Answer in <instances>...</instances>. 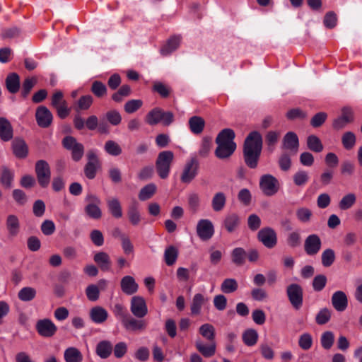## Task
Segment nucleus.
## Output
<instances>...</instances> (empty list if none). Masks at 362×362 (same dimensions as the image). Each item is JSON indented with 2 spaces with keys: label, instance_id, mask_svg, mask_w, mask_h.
I'll use <instances>...</instances> for the list:
<instances>
[{
  "label": "nucleus",
  "instance_id": "8fccbe9b",
  "mask_svg": "<svg viewBox=\"0 0 362 362\" xmlns=\"http://www.w3.org/2000/svg\"><path fill=\"white\" fill-rule=\"evenodd\" d=\"M280 137V133L275 131H269L265 136V141L268 146V150L272 152L274 150L275 145Z\"/></svg>",
  "mask_w": 362,
  "mask_h": 362
},
{
  "label": "nucleus",
  "instance_id": "0e129e2a",
  "mask_svg": "<svg viewBox=\"0 0 362 362\" xmlns=\"http://www.w3.org/2000/svg\"><path fill=\"white\" fill-rule=\"evenodd\" d=\"M293 182L296 186L300 187L305 185L308 180V173L305 170H298L296 172L293 177Z\"/></svg>",
  "mask_w": 362,
  "mask_h": 362
},
{
  "label": "nucleus",
  "instance_id": "ddd939ff",
  "mask_svg": "<svg viewBox=\"0 0 362 362\" xmlns=\"http://www.w3.org/2000/svg\"><path fill=\"white\" fill-rule=\"evenodd\" d=\"M322 241L317 234H310L304 241V251L308 256H315L320 250Z\"/></svg>",
  "mask_w": 362,
  "mask_h": 362
},
{
  "label": "nucleus",
  "instance_id": "0eeeda50",
  "mask_svg": "<svg viewBox=\"0 0 362 362\" xmlns=\"http://www.w3.org/2000/svg\"><path fill=\"white\" fill-rule=\"evenodd\" d=\"M286 293L292 306L299 310L303 305V291L297 284H291L286 288Z\"/></svg>",
  "mask_w": 362,
  "mask_h": 362
},
{
  "label": "nucleus",
  "instance_id": "a18cd8bd",
  "mask_svg": "<svg viewBox=\"0 0 362 362\" xmlns=\"http://www.w3.org/2000/svg\"><path fill=\"white\" fill-rule=\"evenodd\" d=\"M199 334L209 340V341H215V328L211 324L206 323L202 325L199 329Z\"/></svg>",
  "mask_w": 362,
  "mask_h": 362
},
{
  "label": "nucleus",
  "instance_id": "e2e57ef3",
  "mask_svg": "<svg viewBox=\"0 0 362 362\" xmlns=\"http://www.w3.org/2000/svg\"><path fill=\"white\" fill-rule=\"evenodd\" d=\"M296 217L302 223H308L310 221L313 212L306 207H300L296 210Z\"/></svg>",
  "mask_w": 362,
  "mask_h": 362
},
{
  "label": "nucleus",
  "instance_id": "4c0bfd02",
  "mask_svg": "<svg viewBox=\"0 0 362 362\" xmlns=\"http://www.w3.org/2000/svg\"><path fill=\"white\" fill-rule=\"evenodd\" d=\"M180 37L178 36L171 37L167 42L166 45L161 48L160 53L163 55H167L175 51L180 45Z\"/></svg>",
  "mask_w": 362,
  "mask_h": 362
},
{
  "label": "nucleus",
  "instance_id": "c756f323",
  "mask_svg": "<svg viewBox=\"0 0 362 362\" xmlns=\"http://www.w3.org/2000/svg\"><path fill=\"white\" fill-rule=\"evenodd\" d=\"M93 259L98 264L101 270L108 271L110 269L111 261L107 253L99 252L94 255Z\"/></svg>",
  "mask_w": 362,
  "mask_h": 362
},
{
  "label": "nucleus",
  "instance_id": "864d4df0",
  "mask_svg": "<svg viewBox=\"0 0 362 362\" xmlns=\"http://www.w3.org/2000/svg\"><path fill=\"white\" fill-rule=\"evenodd\" d=\"M86 215L93 219H100L102 217V211L99 205L87 204L84 208Z\"/></svg>",
  "mask_w": 362,
  "mask_h": 362
},
{
  "label": "nucleus",
  "instance_id": "f8f14e48",
  "mask_svg": "<svg viewBox=\"0 0 362 362\" xmlns=\"http://www.w3.org/2000/svg\"><path fill=\"white\" fill-rule=\"evenodd\" d=\"M299 148V139L293 132H287L283 139L281 149L290 153L291 155H296Z\"/></svg>",
  "mask_w": 362,
  "mask_h": 362
},
{
  "label": "nucleus",
  "instance_id": "a211bd4d",
  "mask_svg": "<svg viewBox=\"0 0 362 362\" xmlns=\"http://www.w3.org/2000/svg\"><path fill=\"white\" fill-rule=\"evenodd\" d=\"M5 226L8 239H13L18 236L21 230V223L16 215H8L6 218Z\"/></svg>",
  "mask_w": 362,
  "mask_h": 362
},
{
  "label": "nucleus",
  "instance_id": "c03bdc74",
  "mask_svg": "<svg viewBox=\"0 0 362 362\" xmlns=\"http://www.w3.org/2000/svg\"><path fill=\"white\" fill-rule=\"evenodd\" d=\"M36 293L37 291L35 288L27 286L21 288L19 291L18 297L22 301L28 302L33 300L36 296Z\"/></svg>",
  "mask_w": 362,
  "mask_h": 362
},
{
  "label": "nucleus",
  "instance_id": "f704fd0d",
  "mask_svg": "<svg viewBox=\"0 0 362 362\" xmlns=\"http://www.w3.org/2000/svg\"><path fill=\"white\" fill-rule=\"evenodd\" d=\"M163 112V110L159 107L153 108L146 115V123L149 125L153 126L161 122Z\"/></svg>",
  "mask_w": 362,
  "mask_h": 362
},
{
  "label": "nucleus",
  "instance_id": "20e7f679",
  "mask_svg": "<svg viewBox=\"0 0 362 362\" xmlns=\"http://www.w3.org/2000/svg\"><path fill=\"white\" fill-rule=\"evenodd\" d=\"M35 171L39 185L42 188H46L51 179V170L48 163L45 160H37L35 163Z\"/></svg>",
  "mask_w": 362,
  "mask_h": 362
},
{
  "label": "nucleus",
  "instance_id": "13d9d810",
  "mask_svg": "<svg viewBox=\"0 0 362 362\" xmlns=\"http://www.w3.org/2000/svg\"><path fill=\"white\" fill-rule=\"evenodd\" d=\"M290 153L283 152L279 158V165L283 171H288L291 167V158Z\"/></svg>",
  "mask_w": 362,
  "mask_h": 362
},
{
  "label": "nucleus",
  "instance_id": "9b49d317",
  "mask_svg": "<svg viewBox=\"0 0 362 362\" xmlns=\"http://www.w3.org/2000/svg\"><path fill=\"white\" fill-rule=\"evenodd\" d=\"M122 325L127 332H142L146 329L148 323L145 320L142 318L136 319L129 314L123 320Z\"/></svg>",
  "mask_w": 362,
  "mask_h": 362
},
{
  "label": "nucleus",
  "instance_id": "423d86ee",
  "mask_svg": "<svg viewBox=\"0 0 362 362\" xmlns=\"http://www.w3.org/2000/svg\"><path fill=\"white\" fill-rule=\"evenodd\" d=\"M63 146L67 150L71 151V158L74 161H79L84 153V146L78 143L76 139L71 136H67L62 141Z\"/></svg>",
  "mask_w": 362,
  "mask_h": 362
},
{
  "label": "nucleus",
  "instance_id": "338daca9",
  "mask_svg": "<svg viewBox=\"0 0 362 362\" xmlns=\"http://www.w3.org/2000/svg\"><path fill=\"white\" fill-rule=\"evenodd\" d=\"M21 30L18 27H11L2 30L1 37L3 40H11L19 36Z\"/></svg>",
  "mask_w": 362,
  "mask_h": 362
},
{
  "label": "nucleus",
  "instance_id": "58836bf2",
  "mask_svg": "<svg viewBox=\"0 0 362 362\" xmlns=\"http://www.w3.org/2000/svg\"><path fill=\"white\" fill-rule=\"evenodd\" d=\"M178 257V250L173 245L168 247L164 252V259L168 266L173 265Z\"/></svg>",
  "mask_w": 362,
  "mask_h": 362
},
{
  "label": "nucleus",
  "instance_id": "412c9836",
  "mask_svg": "<svg viewBox=\"0 0 362 362\" xmlns=\"http://www.w3.org/2000/svg\"><path fill=\"white\" fill-rule=\"evenodd\" d=\"M13 153L20 159L25 158L28 155V147L24 139L16 137L11 143Z\"/></svg>",
  "mask_w": 362,
  "mask_h": 362
},
{
  "label": "nucleus",
  "instance_id": "6e6552de",
  "mask_svg": "<svg viewBox=\"0 0 362 362\" xmlns=\"http://www.w3.org/2000/svg\"><path fill=\"white\" fill-rule=\"evenodd\" d=\"M257 239L262 245L272 249L277 244V235L276 231L271 227H264L257 233Z\"/></svg>",
  "mask_w": 362,
  "mask_h": 362
},
{
  "label": "nucleus",
  "instance_id": "5701e85b",
  "mask_svg": "<svg viewBox=\"0 0 362 362\" xmlns=\"http://www.w3.org/2000/svg\"><path fill=\"white\" fill-rule=\"evenodd\" d=\"M13 136V129L11 122L6 117H0V139L8 141Z\"/></svg>",
  "mask_w": 362,
  "mask_h": 362
},
{
  "label": "nucleus",
  "instance_id": "39448f33",
  "mask_svg": "<svg viewBox=\"0 0 362 362\" xmlns=\"http://www.w3.org/2000/svg\"><path fill=\"white\" fill-rule=\"evenodd\" d=\"M259 187L264 195L270 197L279 191V183L275 177L266 174L260 177Z\"/></svg>",
  "mask_w": 362,
  "mask_h": 362
},
{
  "label": "nucleus",
  "instance_id": "a19ab883",
  "mask_svg": "<svg viewBox=\"0 0 362 362\" xmlns=\"http://www.w3.org/2000/svg\"><path fill=\"white\" fill-rule=\"evenodd\" d=\"M307 146L309 150L315 153H320L323 150V145L320 139L313 134L308 136Z\"/></svg>",
  "mask_w": 362,
  "mask_h": 362
},
{
  "label": "nucleus",
  "instance_id": "4d7b16f0",
  "mask_svg": "<svg viewBox=\"0 0 362 362\" xmlns=\"http://www.w3.org/2000/svg\"><path fill=\"white\" fill-rule=\"evenodd\" d=\"M286 243L291 248L299 247L301 244V236L298 231H292L288 234Z\"/></svg>",
  "mask_w": 362,
  "mask_h": 362
},
{
  "label": "nucleus",
  "instance_id": "37998d69",
  "mask_svg": "<svg viewBox=\"0 0 362 362\" xmlns=\"http://www.w3.org/2000/svg\"><path fill=\"white\" fill-rule=\"evenodd\" d=\"M127 216L133 226H137L141 221L140 213L138 210L137 202H134L128 209Z\"/></svg>",
  "mask_w": 362,
  "mask_h": 362
},
{
  "label": "nucleus",
  "instance_id": "6ab92c4d",
  "mask_svg": "<svg viewBox=\"0 0 362 362\" xmlns=\"http://www.w3.org/2000/svg\"><path fill=\"white\" fill-rule=\"evenodd\" d=\"M240 222L239 215L232 212L226 215L222 222V226L228 233H233L239 228Z\"/></svg>",
  "mask_w": 362,
  "mask_h": 362
},
{
  "label": "nucleus",
  "instance_id": "1a4fd4ad",
  "mask_svg": "<svg viewBox=\"0 0 362 362\" xmlns=\"http://www.w3.org/2000/svg\"><path fill=\"white\" fill-rule=\"evenodd\" d=\"M199 169V163L195 158L188 160L183 168L180 176V180L185 184L190 183L197 176Z\"/></svg>",
  "mask_w": 362,
  "mask_h": 362
},
{
  "label": "nucleus",
  "instance_id": "603ef678",
  "mask_svg": "<svg viewBox=\"0 0 362 362\" xmlns=\"http://www.w3.org/2000/svg\"><path fill=\"white\" fill-rule=\"evenodd\" d=\"M105 151L110 155L117 156L122 153L120 146L115 141L108 140L104 146Z\"/></svg>",
  "mask_w": 362,
  "mask_h": 362
},
{
  "label": "nucleus",
  "instance_id": "aec40b11",
  "mask_svg": "<svg viewBox=\"0 0 362 362\" xmlns=\"http://www.w3.org/2000/svg\"><path fill=\"white\" fill-rule=\"evenodd\" d=\"M354 120V114L349 107L342 109V114L340 117L333 121L332 127L336 130H340L344 128L349 123Z\"/></svg>",
  "mask_w": 362,
  "mask_h": 362
},
{
  "label": "nucleus",
  "instance_id": "3c124183",
  "mask_svg": "<svg viewBox=\"0 0 362 362\" xmlns=\"http://www.w3.org/2000/svg\"><path fill=\"white\" fill-rule=\"evenodd\" d=\"M335 252L331 248L325 250L321 255L322 264L325 267H330L335 260Z\"/></svg>",
  "mask_w": 362,
  "mask_h": 362
},
{
  "label": "nucleus",
  "instance_id": "de8ad7c7",
  "mask_svg": "<svg viewBox=\"0 0 362 362\" xmlns=\"http://www.w3.org/2000/svg\"><path fill=\"white\" fill-rule=\"evenodd\" d=\"M258 339V333L253 329H247L243 334V342L249 346H254Z\"/></svg>",
  "mask_w": 362,
  "mask_h": 362
},
{
  "label": "nucleus",
  "instance_id": "bb28decb",
  "mask_svg": "<svg viewBox=\"0 0 362 362\" xmlns=\"http://www.w3.org/2000/svg\"><path fill=\"white\" fill-rule=\"evenodd\" d=\"M195 346L197 351L206 358L211 357L216 353L215 341H210L209 344L205 345L201 339H197L195 341Z\"/></svg>",
  "mask_w": 362,
  "mask_h": 362
},
{
  "label": "nucleus",
  "instance_id": "09e8293b",
  "mask_svg": "<svg viewBox=\"0 0 362 362\" xmlns=\"http://www.w3.org/2000/svg\"><path fill=\"white\" fill-rule=\"evenodd\" d=\"M356 201V197L354 193H349L344 196L339 202V207L341 210L345 211L350 209Z\"/></svg>",
  "mask_w": 362,
  "mask_h": 362
},
{
  "label": "nucleus",
  "instance_id": "680f3d73",
  "mask_svg": "<svg viewBox=\"0 0 362 362\" xmlns=\"http://www.w3.org/2000/svg\"><path fill=\"white\" fill-rule=\"evenodd\" d=\"M341 142L343 144V146L346 150H350L353 148L356 144V136L355 134L351 132H345L341 138Z\"/></svg>",
  "mask_w": 362,
  "mask_h": 362
},
{
  "label": "nucleus",
  "instance_id": "7ed1b4c3",
  "mask_svg": "<svg viewBox=\"0 0 362 362\" xmlns=\"http://www.w3.org/2000/svg\"><path fill=\"white\" fill-rule=\"evenodd\" d=\"M173 159L174 153L171 151H164L158 153L156 160V168L161 179H165L168 177Z\"/></svg>",
  "mask_w": 362,
  "mask_h": 362
},
{
  "label": "nucleus",
  "instance_id": "052dcab7",
  "mask_svg": "<svg viewBox=\"0 0 362 362\" xmlns=\"http://www.w3.org/2000/svg\"><path fill=\"white\" fill-rule=\"evenodd\" d=\"M330 319L331 310L326 308L321 309L315 317L316 323L320 325L327 323Z\"/></svg>",
  "mask_w": 362,
  "mask_h": 362
},
{
  "label": "nucleus",
  "instance_id": "c9c22d12",
  "mask_svg": "<svg viewBox=\"0 0 362 362\" xmlns=\"http://www.w3.org/2000/svg\"><path fill=\"white\" fill-rule=\"evenodd\" d=\"M38 79L36 76L27 77L22 83L21 96L26 98L31 92L33 87L37 83Z\"/></svg>",
  "mask_w": 362,
  "mask_h": 362
},
{
  "label": "nucleus",
  "instance_id": "393cba45",
  "mask_svg": "<svg viewBox=\"0 0 362 362\" xmlns=\"http://www.w3.org/2000/svg\"><path fill=\"white\" fill-rule=\"evenodd\" d=\"M5 85L10 93H18L21 87L20 76L16 73H10L6 78Z\"/></svg>",
  "mask_w": 362,
  "mask_h": 362
},
{
  "label": "nucleus",
  "instance_id": "79ce46f5",
  "mask_svg": "<svg viewBox=\"0 0 362 362\" xmlns=\"http://www.w3.org/2000/svg\"><path fill=\"white\" fill-rule=\"evenodd\" d=\"M13 180V173L6 166L1 168V174L0 177L1 184L6 188L10 189L12 186Z\"/></svg>",
  "mask_w": 362,
  "mask_h": 362
},
{
  "label": "nucleus",
  "instance_id": "4be33fe9",
  "mask_svg": "<svg viewBox=\"0 0 362 362\" xmlns=\"http://www.w3.org/2000/svg\"><path fill=\"white\" fill-rule=\"evenodd\" d=\"M332 304L334 309L339 312L345 310L348 306V299L344 291H338L332 296Z\"/></svg>",
  "mask_w": 362,
  "mask_h": 362
},
{
  "label": "nucleus",
  "instance_id": "cd10ccee",
  "mask_svg": "<svg viewBox=\"0 0 362 362\" xmlns=\"http://www.w3.org/2000/svg\"><path fill=\"white\" fill-rule=\"evenodd\" d=\"M112 352V344L110 341L103 340L95 347L96 354L102 359L107 358Z\"/></svg>",
  "mask_w": 362,
  "mask_h": 362
},
{
  "label": "nucleus",
  "instance_id": "dca6fc26",
  "mask_svg": "<svg viewBox=\"0 0 362 362\" xmlns=\"http://www.w3.org/2000/svg\"><path fill=\"white\" fill-rule=\"evenodd\" d=\"M35 119L39 127L47 128L52 122L53 115L47 107L42 105L36 109Z\"/></svg>",
  "mask_w": 362,
  "mask_h": 362
},
{
  "label": "nucleus",
  "instance_id": "b1692460",
  "mask_svg": "<svg viewBox=\"0 0 362 362\" xmlns=\"http://www.w3.org/2000/svg\"><path fill=\"white\" fill-rule=\"evenodd\" d=\"M90 320L96 324H103L108 317L107 311L101 306L93 307L89 312Z\"/></svg>",
  "mask_w": 362,
  "mask_h": 362
},
{
  "label": "nucleus",
  "instance_id": "ea45409f",
  "mask_svg": "<svg viewBox=\"0 0 362 362\" xmlns=\"http://www.w3.org/2000/svg\"><path fill=\"white\" fill-rule=\"evenodd\" d=\"M157 189L156 185L150 183L142 187L139 193V199L141 201H146L151 199L156 193Z\"/></svg>",
  "mask_w": 362,
  "mask_h": 362
},
{
  "label": "nucleus",
  "instance_id": "5fc2aeb1",
  "mask_svg": "<svg viewBox=\"0 0 362 362\" xmlns=\"http://www.w3.org/2000/svg\"><path fill=\"white\" fill-rule=\"evenodd\" d=\"M131 93V87L129 85H122L119 89L112 95V99L117 102L120 103L122 101L123 98L127 97Z\"/></svg>",
  "mask_w": 362,
  "mask_h": 362
},
{
  "label": "nucleus",
  "instance_id": "6e6d98bb",
  "mask_svg": "<svg viewBox=\"0 0 362 362\" xmlns=\"http://www.w3.org/2000/svg\"><path fill=\"white\" fill-rule=\"evenodd\" d=\"M322 346L329 350L332 346L334 341V335L331 331H326L322 333L320 339Z\"/></svg>",
  "mask_w": 362,
  "mask_h": 362
},
{
  "label": "nucleus",
  "instance_id": "c85d7f7f",
  "mask_svg": "<svg viewBox=\"0 0 362 362\" xmlns=\"http://www.w3.org/2000/svg\"><path fill=\"white\" fill-rule=\"evenodd\" d=\"M188 123L190 131L194 134H200L205 127L204 119L199 116H193L190 117Z\"/></svg>",
  "mask_w": 362,
  "mask_h": 362
},
{
  "label": "nucleus",
  "instance_id": "f03ea898",
  "mask_svg": "<svg viewBox=\"0 0 362 362\" xmlns=\"http://www.w3.org/2000/svg\"><path fill=\"white\" fill-rule=\"evenodd\" d=\"M235 136L234 131L229 128L223 129L218 133L215 141L217 147L214 152L218 158L227 159L233 154L236 149Z\"/></svg>",
  "mask_w": 362,
  "mask_h": 362
},
{
  "label": "nucleus",
  "instance_id": "f257e3e1",
  "mask_svg": "<svg viewBox=\"0 0 362 362\" xmlns=\"http://www.w3.org/2000/svg\"><path fill=\"white\" fill-rule=\"evenodd\" d=\"M263 146L261 134L257 131L251 132L245 138L243 148V159L245 165L255 169L258 165Z\"/></svg>",
  "mask_w": 362,
  "mask_h": 362
},
{
  "label": "nucleus",
  "instance_id": "2eb2a0df",
  "mask_svg": "<svg viewBox=\"0 0 362 362\" xmlns=\"http://www.w3.org/2000/svg\"><path fill=\"white\" fill-rule=\"evenodd\" d=\"M197 233L199 238L204 241L209 240L214 233V227L209 219H201L197 225Z\"/></svg>",
  "mask_w": 362,
  "mask_h": 362
},
{
  "label": "nucleus",
  "instance_id": "f3484780",
  "mask_svg": "<svg viewBox=\"0 0 362 362\" xmlns=\"http://www.w3.org/2000/svg\"><path fill=\"white\" fill-rule=\"evenodd\" d=\"M130 310L136 318H143L148 313L145 300L141 296H134L132 298Z\"/></svg>",
  "mask_w": 362,
  "mask_h": 362
},
{
  "label": "nucleus",
  "instance_id": "e433bc0d",
  "mask_svg": "<svg viewBox=\"0 0 362 362\" xmlns=\"http://www.w3.org/2000/svg\"><path fill=\"white\" fill-rule=\"evenodd\" d=\"M205 302L204 297L201 293H197L194 296L191 304V314L192 315H198L201 313L202 305Z\"/></svg>",
  "mask_w": 362,
  "mask_h": 362
},
{
  "label": "nucleus",
  "instance_id": "7c9ffc66",
  "mask_svg": "<svg viewBox=\"0 0 362 362\" xmlns=\"http://www.w3.org/2000/svg\"><path fill=\"white\" fill-rule=\"evenodd\" d=\"M226 203V196L222 192H216L211 200V207L214 211L218 212L223 209Z\"/></svg>",
  "mask_w": 362,
  "mask_h": 362
},
{
  "label": "nucleus",
  "instance_id": "69168bd1",
  "mask_svg": "<svg viewBox=\"0 0 362 362\" xmlns=\"http://www.w3.org/2000/svg\"><path fill=\"white\" fill-rule=\"evenodd\" d=\"M327 277L324 274H318L315 276L313 280V288L315 291H321L326 286Z\"/></svg>",
  "mask_w": 362,
  "mask_h": 362
},
{
  "label": "nucleus",
  "instance_id": "49530a36",
  "mask_svg": "<svg viewBox=\"0 0 362 362\" xmlns=\"http://www.w3.org/2000/svg\"><path fill=\"white\" fill-rule=\"evenodd\" d=\"M238 284L235 279L228 278L223 281L221 290L224 293H231L238 290Z\"/></svg>",
  "mask_w": 362,
  "mask_h": 362
},
{
  "label": "nucleus",
  "instance_id": "9d476101",
  "mask_svg": "<svg viewBox=\"0 0 362 362\" xmlns=\"http://www.w3.org/2000/svg\"><path fill=\"white\" fill-rule=\"evenodd\" d=\"M88 162L84 167V173L87 178L93 180L96 175L98 169L100 168V162L93 150L87 153Z\"/></svg>",
  "mask_w": 362,
  "mask_h": 362
},
{
  "label": "nucleus",
  "instance_id": "2f4dec72",
  "mask_svg": "<svg viewBox=\"0 0 362 362\" xmlns=\"http://www.w3.org/2000/svg\"><path fill=\"white\" fill-rule=\"evenodd\" d=\"M64 360L66 362H82L83 355L76 347H69L64 351Z\"/></svg>",
  "mask_w": 362,
  "mask_h": 362
},
{
  "label": "nucleus",
  "instance_id": "a878e982",
  "mask_svg": "<svg viewBox=\"0 0 362 362\" xmlns=\"http://www.w3.org/2000/svg\"><path fill=\"white\" fill-rule=\"evenodd\" d=\"M122 291L127 295L135 293L139 288L134 279L132 276H125L121 279L120 282Z\"/></svg>",
  "mask_w": 362,
  "mask_h": 362
},
{
  "label": "nucleus",
  "instance_id": "72a5a7b5",
  "mask_svg": "<svg viewBox=\"0 0 362 362\" xmlns=\"http://www.w3.org/2000/svg\"><path fill=\"white\" fill-rule=\"evenodd\" d=\"M247 252L243 247H235L231 252V261L237 266H242L245 262Z\"/></svg>",
  "mask_w": 362,
  "mask_h": 362
},
{
  "label": "nucleus",
  "instance_id": "473e14b6",
  "mask_svg": "<svg viewBox=\"0 0 362 362\" xmlns=\"http://www.w3.org/2000/svg\"><path fill=\"white\" fill-rule=\"evenodd\" d=\"M107 205L110 213L116 218L122 216V210L119 201L117 198H112L107 201Z\"/></svg>",
  "mask_w": 362,
  "mask_h": 362
},
{
  "label": "nucleus",
  "instance_id": "bf43d9fd",
  "mask_svg": "<svg viewBox=\"0 0 362 362\" xmlns=\"http://www.w3.org/2000/svg\"><path fill=\"white\" fill-rule=\"evenodd\" d=\"M90 90L98 98H102L107 94L105 85L99 81H95L92 83Z\"/></svg>",
  "mask_w": 362,
  "mask_h": 362
},
{
  "label": "nucleus",
  "instance_id": "4468645a",
  "mask_svg": "<svg viewBox=\"0 0 362 362\" xmlns=\"http://www.w3.org/2000/svg\"><path fill=\"white\" fill-rule=\"evenodd\" d=\"M35 328L38 334L43 337H52L57 331V326L48 318L38 320Z\"/></svg>",
  "mask_w": 362,
  "mask_h": 362
},
{
  "label": "nucleus",
  "instance_id": "774afa93",
  "mask_svg": "<svg viewBox=\"0 0 362 362\" xmlns=\"http://www.w3.org/2000/svg\"><path fill=\"white\" fill-rule=\"evenodd\" d=\"M87 298L90 301H96L100 296V290L97 285L90 284L86 288Z\"/></svg>",
  "mask_w": 362,
  "mask_h": 362
}]
</instances>
